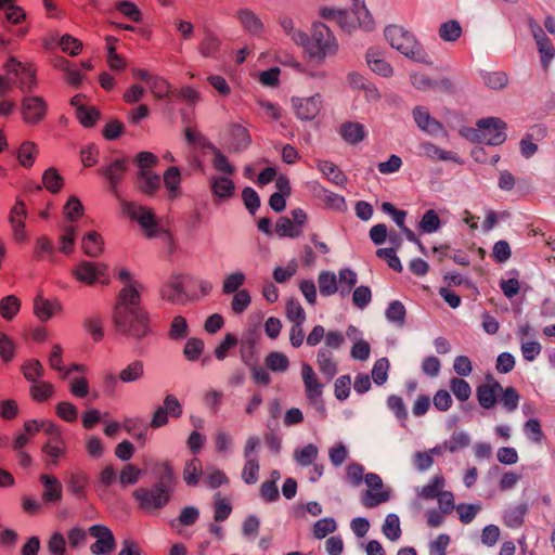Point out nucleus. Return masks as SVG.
<instances>
[{"instance_id": "nucleus-23", "label": "nucleus", "mask_w": 555, "mask_h": 555, "mask_svg": "<svg viewBox=\"0 0 555 555\" xmlns=\"http://www.w3.org/2000/svg\"><path fill=\"white\" fill-rule=\"evenodd\" d=\"M366 63L376 74L389 77L392 74L391 65L384 59L383 53L377 48H370L366 52Z\"/></svg>"}, {"instance_id": "nucleus-64", "label": "nucleus", "mask_w": 555, "mask_h": 555, "mask_svg": "<svg viewBox=\"0 0 555 555\" xmlns=\"http://www.w3.org/2000/svg\"><path fill=\"white\" fill-rule=\"evenodd\" d=\"M47 547L51 555H66V539L63 533L53 532L48 540Z\"/></svg>"}, {"instance_id": "nucleus-6", "label": "nucleus", "mask_w": 555, "mask_h": 555, "mask_svg": "<svg viewBox=\"0 0 555 555\" xmlns=\"http://www.w3.org/2000/svg\"><path fill=\"white\" fill-rule=\"evenodd\" d=\"M492 124V127L495 128L502 127L501 118L498 117H489L483 118L477 121V128H465L461 131L462 135L472 142L485 143L488 145H500L504 142V137L501 133H496L495 137H489V132H487L486 127L483 125Z\"/></svg>"}, {"instance_id": "nucleus-60", "label": "nucleus", "mask_w": 555, "mask_h": 555, "mask_svg": "<svg viewBox=\"0 0 555 555\" xmlns=\"http://www.w3.org/2000/svg\"><path fill=\"white\" fill-rule=\"evenodd\" d=\"M168 335L172 340H180L185 338L189 335V325L186 320L181 315L175 317L171 322Z\"/></svg>"}, {"instance_id": "nucleus-35", "label": "nucleus", "mask_w": 555, "mask_h": 555, "mask_svg": "<svg viewBox=\"0 0 555 555\" xmlns=\"http://www.w3.org/2000/svg\"><path fill=\"white\" fill-rule=\"evenodd\" d=\"M22 372L25 379L34 384L43 377L44 367L39 360L28 359L23 363Z\"/></svg>"}, {"instance_id": "nucleus-42", "label": "nucleus", "mask_w": 555, "mask_h": 555, "mask_svg": "<svg viewBox=\"0 0 555 555\" xmlns=\"http://www.w3.org/2000/svg\"><path fill=\"white\" fill-rule=\"evenodd\" d=\"M338 292L341 296H347L350 294L351 289L356 286L358 282L357 273L349 269H341L338 273Z\"/></svg>"}, {"instance_id": "nucleus-34", "label": "nucleus", "mask_w": 555, "mask_h": 555, "mask_svg": "<svg viewBox=\"0 0 555 555\" xmlns=\"http://www.w3.org/2000/svg\"><path fill=\"white\" fill-rule=\"evenodd\" d=\"M246 282V275L242 271H234L227 274L222 282V293L224 295H232L241 291Z\"/></svg>"}, {"instance_id": "nucleus-52", "label": "nucleus", "mask_w": 555, "mask_h": 555, "mask_svg": "<svg viewBox=\"0 0 555 555\" xmlns=\"http://www.w3.org/2000/svg\"><path fill=\"white\" fill-rule=\"evenodd\" d=\"M38 154V147L34 142H24L18 150V160L22 166L29 168L33 166Z\"/></svg>"}, {"instance_id": "nucleus-36", "label": "nucleus", "mask_w": 555, "mask_h": 555, "mask_svg": "<svg viewBox=\"0 0 555 555\" xmlns=\"http://www.w3.org/2000/svg\"><path fill=\"white\" fill-rule=\"evenodd\" d=\"M89 482V478L87 475L81 473H72L68 476L67 487L68 491L76 498L85 499L86 498V487Z\"/></svg>"}, {"instance_id": "nucleus-14", "label": "nucleus", "mask_w": 555, "mask_h": 555, "mask_svg": "<svg viewBox=\"0 0 555 555\" xmlns=\"http://www.w3.org/2000/svg\"><path fill=\"white\" fill-rule=\"evenodd\" d=\"M301 378L307 399L311 403L317 404L322 397L324 385L320 382L317 373L310 364L302 363Z\"/></svg>"}, {"instance_id": "nucleus-50", "label": "nucleus", "mask_w": 555, "mask_h": 555, "mask_svg": "<svg viewBox=\"0 0 555 555\" xmlns=\"http://www.w3.org/2000/svg\"><path fill=\"white\" fill-rule=\"evenodd\" d=\"M63 178L54 167L48 168L42 175V183L51 193H59L63 186Z\"/></svg>"}, {"instance_id": "nucleus-5", "label": "nucleus", "mask_w": 555, "mask_h": 555, "mask_svg": "<svg viewBox=\"0 0 555 555\" xmlns=\"http://www.w3.org/2000/svg\"><path fill=\"white\" fill-rule=\"evenodd\" d=\"M385 38L389 44L404 56L424 63L427 54L415 36L399 25H389L385 28Z\"/></svg>"}, {"instance_id": "nucleus-46", "label": "nucleus", "mask_w": 555, "mask_h": 555, "mask_svg": "<svg viewBox=\"0 0 555 555\" xmlns=\"http://www.w3.org/2000/svg\"><path fill=\"white\" fill-rule=\"evenodd\" d=\"M438 34L443 41L453 42L461 37L462 27L457 21L450 20L440 25Z\"/></svg>"}, {"instance_id": "nucleus-7", "label": "nucleus", "mask_w": 555, "mask_h": 555, "mask_svg": "<svg viewBox=\"0 0 555 555\" xmlns=\"http://www.w3.org/2000/svg\"><path fill=\"white\" fill-rule=\"evenodd\" d=\"M8 73L13 77L14 86L17 87L23 93H28L37 85L35 70L16 59L11 57L5 65Z\"/></svg>"}, {"instance_id": "nucleus-24", "label": "nucleus", "mask_w": 555, "mask_h": 555, "mask_svg": "<svg viewBox=\"0 0 555 555\" xmlns=\"http://www.w3.org/2000/svg\"><path fill=\"white\" fill-rule=\"evenodd\" d=\"M420 149L422 154L431 160H450L461 164V159L457 154L444 151L431 142L426 141L421 143Z\"/></svg>"}, {"instance_id": "nucleus-38", "label": "nucleus", "mask_w": 555, "mask_h": 555, "mask_svg": "<svg viewBox=\"0 0 555 555\" xmlns=\"http://www.w3.org/2000/svg\"><path fill=\"white\" fill-rule=\"evenodd\" d=\"M294 460L301 466H309L314 464L319 456V449L315 444L309 443L301 449L294 451Z\"/></svg>"}, {"instance_id": "nucleus-31", "label": "nucleus", "mask_w": 555, "mask_h": 555, "mask_svg": "<svg viewBox=\"0 0 555 555\" xmlns=\"http://www.w3.org/2000/svg\"><path fill=\"white\" fill-rule=\"evenodd\" d=\"M318 285L320 294L328 297L338 292L337 276L334 272L322 271L318 276Z\"/></svg>"}, {"instance_id": "nucleus-27", "label": "nucleus", "mask_w": 555, "mask_h": 555, "mask_svg": "<svg viewBox=\"0 0 555 555\" xmlns=\"http://www.w3.org/2000/svg\"><path fill=\"white\" fill-rule=\"evenodd\" d=\"M339 133L349 144H357L363 141L366 135V130L360 122L347 121L340 126Z\"/></svg>"}, {"instance_id": "nucleus-12", "label": "nucleus", "mask_w": 555, "mask_h": 555, "mask_svg": "<svg viewBox=\"0 0 555 555\" xmlns=\"http://www.w3.org/2000/svg\"><path fill=\"white\" fill-rule=\"evenodd\" d=\"M528 25L537 43L538 51L541 55L542 66L547 68L550 62L555 55V49L552 40L545 35L542 27L535 21L530 18Z\"/></svg>"}, {"instance_id": "nucleus-22", "label": "nucleus", "mask_w": 555, "mask_h": 555, "mask_svg": "<svg viewBox=\"0 0 555 555\" xmlns=\"http://www.w3.org/2000/svg\"><path fill=\"white\" fill-rule=\"evenodd\" d=\"M40 482L43 486L42 500L46 503H57L62 499L63 487L61 481L52 475H41Z\"/></svg>"}, {"instance_id": "nucleus-54", "label": "nucleus", "mask_w": 555, "mask_h": 555, "mask_svg": "<svg viewBox=\"0 0 555 555\" xmlns=\"http://www.w3.org/2000/svg\"><path fill=\"white\" fill-rule=\"evenodd\" d=\"M406 310L403 304L399 300L391 301L385 312L386 319L399 325H403L405 321Z\"/></svg>"}, {"instance_id": "nucleus-10", "label": "nucleus", "mask_w": 555, "mask_h": 555, "mask_svg": "<svg viewBox=\"0 0 555 555\" xmlns=\"http://www.w3.org/2000/svg\"><path fill=\"white\" fill-rule=\"evenodd\" d=\"M48 105L41 96H24L21 103L23 120L29 125H37L47 115Z\"/></svg>"}, {"instance_id": "nucleus-51", "label": "nucleus", "mask_w": 555, "mask_h": 555, "mask_svg": "<svg viewBox=\"0 0 555 555\" xmlns=\"http://www.w3.org/2000/svg\"><path fill=\"white\" fill-rule=\"evenodd\" d=\"M275 231L281 237H298L302 233V229L297 225H294L292 220L286 217H281L278 219L275 224Z\"/></svg>"}, {"instance_id": "nucleus-8", "label": "nucleus", "mask_w": 555, "mask_h": 555, "mask_svg": "<svg viewBox=\"0 0 555 555\" xmlns=\"http://www.w3.org/2000/svg\"><path fill=\"white\" fill-rule=\"evenodd\" d=\"M127 170V157L117 158L99 169V172L106 179L109 191L119 201H121L119 196V184L124 180Z\"/></svg>"}, {"instance_id": "nucleus-9", "label": "nucleus", "mask_w": 555, "mask_h": 555, "mask_svg": "<svg viewBox=\"0 0 555 555\" xmlns=\"http://www.w3.org/2000/svg\"><path fill=\"white\" fill-rule=\"evenodd\" d=\"M88 533L95 539V542L90 546L93 555L109 554L116 548V539L107 526L92 525L89 527Z\"/></svg>"}, {"instance_id": "nucleus-1", "label": "nucleus", "mask_w": 555, "mask_h": 555, "mask_svg": "<svg viewBox=\"0 0 555 555\" xmlns=\"http://www.w3.org/2000/svg\"><path fill=\"white\" fill-rule=\"evenodd\" d=\"M140 301L138 287L125 285L119 292L113 311L116 332L135 340H141L152 333L149 314Z\"/></svg>"}, {"instance_id": "nucleus-3", "label": "nucleus", "mask_w": 555, "mask_h": 555, "mask_svg": "<svg viewBox=\"0 0 555 555\" xmlns=\"http://www.w3.org/2000/svg\"><path fill=\"white\" fill-rule=\"evenodd\" d=\"M120 204L124 214H126L131 220L137 221L149 238L160 236L166 243L173 246L172 234L168 230L162 229L158 225L156 217L151 208L131 201H120Z\"/></svg>"}, {"instance_id": "nucleus-55", "label": "nucleus", "mask_w": 555, "mask_h": 555, "mask_svg": "<svg viewBox=\"0 0 555 555\" xmlns=\"http://www.w3.org/2000/svg\"><path fill=\"white\" fill-rule=\"evenodd\" d=\"M383 533L391 541H397L401 537V527L399 517L396 514H388L383 525Z\"/></svg>"}, {"instance_id": "nucleus-13", "label": "nucleus", "mask_w": 555, "mask_h": 555, "mask_svg": "<svg viewBox=\"0 0 555 555\" xmlns=\"http://www.w3.org/2000/svg\"><path fill=\"white\" fill-rule=\"evenodd\" d=\"M163 299L171 304H183L185 297L184 278L182 274L173 273L160 287Z\"/></svg>"}, {"instance_id": "nucleus-56", "label": "nucleus", "mask_w": 555, "mask_h": 555, "mask_svg": "<svg viewBox=\"0 0 555 555\" xmlns=\"http://www.w3.org/2000/svg\"><path fill=\"white\" fill-rule=\"evenodd\" d=\"M526 513L527 507L525 505H518L505 511L503 516L505 525L509 528L520 527L524 522Z\"/></svg>"}, {"instance_id": "nucleus-63", "label": "nucleus", "mask_w": 555, "mask_h": 555, "mask_svg": "<svg viewBox=\"0 0 555 555\" xmlns=\"http://www.w3.org/2000/svg\"><path fill=\"white\" fill-rule=\"evenodd\" d=\"M286 317L293 324L306 321V312L298 300L289 299L286 302Z\"/></svg>"}, {"instance_id": "nucleus-26", "label": "nucleus", "mask_w": 555, "mask_h": 555, "mask_svg": "<svg viewBox=\"0 0 555 555\" xmlns=\"http://www.w3.org/2000/svg\"><path fill=\"white\" fill-rule=\"evenodd\" d=\"M164 185L167 190L168 197L175 199L180 196L181 190V172L176 166L169 167L163 176Z\"/></svg>"}, {"instance_id": "nucleus-15", "label": "nucleus", "mask_w": 555, "mask_h": 555, "mask_svg": "<svg viewBox=\"0 0 555 555\" xmlns=\"http://www.w3.org/2000/svg\"><path fill=\"white\" fill-rule=\"evenodd\" d=\"M503 391L501 384L492 376H486V383L477 387V399L483 409H492L498 401V396Z\"/></svg>"}, {"instance_id": "nucleus-45", "label": "nucleus", "mask_w": 555, "mask_h": 555, "mask_svg": "<svg viewBox=\"0 0 555 555\" xmlns=\"http://www.w3.org/2000/svg\"><path fill=\"white\" fill-rule=\"evenodd\" d=\"M266 366L272 372H286L289 366V360L283 352L272 351L264 359Z\"/></svg>"}, {"instance_id": "nucleus-18", "label": "nucleus", "mask_w": 555, "mask_h": 555, "mask_svg": "<svg viewBox=\"0 0 555 555\" xmlns=\"http://www.w3.org/2000/svg\"><path fill=\"white\" fill-rule=\"evenodd\" d=\"M73 273L78 281L92 285L100 278L107 276V267L103 263L81 261Z\"/></svg>"}, {"instance_id": "nucleus-49", "label": "nucleus", "mask_w": 555, "mask_h": 555, "mask_svg": "<svg viewBox=\"0 0 555 555\" xmlns=\"http://www.w3.org/2000/svg\"><path fill=\"white\" fill-rule=\"evenodd\" d=\"M231 135L235 151H242L249 146L251 139L248 130L242 125H233Z\"/></svg>"}, {"instance_id": "nucleus-41", "label": "nucleus", "mask_w": 555, "mask_h": 555, "mask_svg": "<svg viewBox=\"0 0 555 555\" xmlns=\"http://www.w3.org/2000/svg\"><path fill=\"white\" fill-rule=\"evenodd\" d=\"M444 478L442 475H436L433 477L429 483L424 486L417 491L420 498L425 500L437 499L438 495L443 491Z\"/></svg>"}, {"instance_id": "nucleus-47", "label": "nucleus", "mask_w": 555, "mask_h": 555, "mask_svg": "<svg viewBox=\"0 0 555 555\" xmlns=\"http://www.w3.org/2000/svg\"><path fill=\"white\" fill-rule=\"evenodd\" d=\"M390 493L388 490H366L361 496V503L372 508L389 500Z\"/></svg>"}, {"instance_id": "nucleus-48", "label": "nucleus", "mask_w": 555, "mask_h": 555, "mask_svg": "<svg viewBox=\"0 0 555 555\" xmlns=\"http://www.w3.org/2000/svg\"><path fill=\"white\" fill-rule=\"evenodd\" d=\"M21 308L20 299L14 295H8L0 300V314L5 320H12Z\"/></svg>"}, {"instance_id": "nucleus-44", "label": "nucleus", "mask_w": 555, "mask_h": 555, "mask_svg": "<svg viewBox=\"0 0 555 555\" xmlns=\"http://www.w3.org/2000/svg\"><path fill=\"white\" fill-rule=\"evenodd\" d=\"M203 468L202 463L198 459L194 457L189 460L183 469V480L189 486H196L199 477L202 476Z\"/></svg>"}, {"instance_id": "nucleus-43", "label": "nucleus", "mask_w": 555, "mask_h": 555, "mask_svg": "<svg viewBox=\"0 0 555 555\" xmlns=\"http://www.w3.org/2000/svg\"><path fill=\"white\" fill-rule=\"evenodd\" d=\"M318 169L333 183L341 185L346 181L345 175L340 169L332 162L320 160L318 163Z\"/></svg>"}, {"instance_id": "nucleus-4", "label": "nucleus", "mask_w": 555, "mask_h": 555, "mask_svg": "<svg viewBox=\"0 0 555 555\" xmlns=\"http://www.w3.org/2000/svg\"><path fill=\"white\" fill-rule=\"evenodd\" d=\"M311 60L322 63L325 57L335 55L338 43L331 29L323 23L312 25L311 39L302 46Z\"/></svg>"}, {"instance_id": "nucleus-29", "label": "nucleus", "mask_w": 555, "mask_h": 555, "mask_svg": "<svg viewBox=\"0 0 555 555\" xmlns=\"http://www.w3.org/2000/svg\"><path fill=\"white\" fill-rule=\"evenodd\" d=\"M103 238L98 232H89L81 240V248L89 257H99L103 251Z\"/></svg>"}, {"instance_id": "nucleus-16", "label": "nucleus", "mask_w": 555, "mask_h": 555, "mask_svg": "<svg viewBox=\"0 0 555 555\" xmlns=\"http://www.w3.org/2000/svg\"><path fill=\"white\" fill-rule=\"evenodd\" d=\"M162 188V178L154 171L138 170L134 177V189L144 196L153 197Z\"/></svg>"}, {"instance_id": "nucleus-32", "label": "nucleus", "mask_w": 555, "mask_h": 555, "mask_svg": "<svg viewBox=\"0 0 555 555\" xmlns=\"http://www.w3.org/2000/svg\"><path fill=\"white\" fill-rule=\"evenodd\" d=\"M352 12L360 27L366 30H372L374 28L373 17L365 7L364 0H352Z\"/></svg>"}, {"instance_id": "nucleus-17", "label": "nucleus", "mask_w": 555, "mask_h": 555, "mask_svg": "<svg viewBox=\"0 0 555 555\" xmlns=\"http://www.w3.org/2000/svg\"><path fill=\"white\" fill-rule=\"evenodd\" d=\"M26 218V206L23 201H17L10 210L9 222L12 228L13 238L18 243L25 242L27 240L25 232Z\"/></svg>"}, {"instance_id": "nucleus-53", "label": "nucleus", "mask_w": 555, "mask_h": 555, "mask_svg": "<svg viewBox=\"0 0 555 555\" xmlns=\"http://www.w3.org/2000/svg\"><path fill=\"white\" fill-rule=\"evenodd\" d=\"M54 393V386L49 382L39 380L30 387V396L33 400L42 402L48 400Z\"/></svg>"}, {"instance_id": "nucleus-62", "label": "nucleus", "mask_w": 555, "mask_h": 555, "mask_svg": "<svg viewBox=\"0 0 555 555\" xmlns=\"http://www.w3.org/2000/svg\"><path fill=\"white\" fill-rule=\"evenodd\" d=\"M469 443H470V437L464 431H459V433H454L450 437V440L444 442L443 448L446 450H449L450 452L454 453L461 449L468 447Z\"/></svg>"}, {"instance_id": "nucleus-28", "label": "nucleus", "mask_w": 555, "mask_h": 555, "mask_svg": "<svg viewBox=\"0 0 555 555\" xmlns=\"http://www.w3.org/2000/svg\"><path fill=\"white\" fill-rule=\"evenodd\" d=\"M319 371L331 380L337 373V363L328 349H320L317 354Z\"/></svg>"}, {"instance_id": "nucleus-33", "label": "nucleus", "mask_w": 555, "mask_h": 555, "mask_svg": "<svg viewBox=\"0 0 555 555\" xmlns=\"http://www.w3.org/2000/svg\"><path fill=\"white\" fill-rule=\"evenodd\" d=\"M144 372V363L134 360L120 371L118 377L124 383H135L143 378Z\"/></svg>"}, {"instance_id": "nucleus-37", "label": "nucleus", "mask_w": 555, "mask_h": 555, "mask_svg": "<svg viewBox=\"0 0 555 555\" xmlns=\"http://www.w3.org/2000/svg\"><path fill=\"white\" fill-rule=\"evenodd\" d=\"M208 149L212 151V166L218 172L221 173L220 176L230 177L235 173V167L230 164L225 155L219 149L214 145H209Z\"/></svg>"}, {"instance_id": "nucleus-39", "label": "nucleus", "mask_w": 555, "mask_h": 555, "mask_svg": "<svg viewBox=\"0 0 555 555\" xmlns=\"http://www.w3.org/2000/svg\"><path fill=\"white\" fill-rule=\"evenodd\" d=\"M220 48V40L219 38L210 33L206 31L203 40L201 41L198 46V51L202 56L204 57H216L217 53Z\"/></svg>"}, {"instance_id": "nucleus-40", "label": "nucleus", "mask_w": 555, "mask_h": 555, "mask_svg": "<svg viewBox=\"0 0 555 555\" xmlns=\"http://www.w3.org/2000/svg\"><path fill=\"white\" fill-rule=\"evenodd\" d=\"M83 328L91 335L94 341H100L104 337L103 319L99 314H91L85 318Z\"/></svg>"}, {"instance_id": "nucleus-59", "label": "nucleus", "mask_w": 555, "mask_h": 555, "mask_svg": "<svg viewBox=\"0 0 555 555\" xmlns=\"http://www.w3.org/2000/svg\"><path fill=\"white\" fill-rule=\"evenodd\" d=\"M77 231V228L73 224H67L63 227V234L60 237V250L62 253L69 255L74 251V243Z\"/></svg>"}, {"instance_id": "nucleus-21", "label": "nucleus", "mask_w": 555, "mask_h": 555, "mask_svg": "<svg viewBox=\"0 0 555 555\" xmlns=\"http://www.w3.org/2000/svg\"><path fill=\"white\" fill-rule=\"evenodd\" d=\"M243 29L253 36H261L264 33V25L257 14L250 9H241L236 13Z\"/></svg>"}, {"instance_id": "nucleus-25", "label": "nucleus", "mask_w": 555, "mask_h": 555, "mask_svg": "<svg viewBox=\"0 0 555 555\" xmlns=\"http://www.w3.org/2000/svg\"><path fill=\"white\" fill-rule=\"evenodd\" d=\"M279 24L284 34L297 46L302 47L308 42V35L295 26L292 17L283 15L279 18Z\"/></svg>"}, {"instance_id": "nucleus-20", "label": "nucleus", "mask_w": 555, "mask_h": 555, "mask_svg": "<svg viewBox=\"0 0 555 555\" xmlns=\"http://www.w3.org/2000/svg\"><path fill=\"white\" fill-rule=\"evenodd\" d=\"M208 182L215 203L229 199L234 195L235 184L229 176L212 175L208 178Z\"/></svg>"}, {"instance_id": "nucleus-58", "label": "nucleus", "mask_w": 555, "mask_h": 555, "mask_svg": "<svg viewBox=\"0 0 555 555\" xmlns=\"http://www.w3.org/2000/svg\"><path fill=\"white\" fill-rule=\"evenodd\" d=\"M251 302V297L249 292L246 288H243L235 294H233V298L231 301V309L234 314H242L246 311Z\"/></svg>"}, {"instance_id": "nucleus-2", "label": "nucleus", "mask_w": 555, "mask_h": 555, "mask_svg": "<svg viewBox=\"0 0 555 555\" xmlns=\"http://www.w3.org/2000/svg\"><path fill=\"white\" fill-rule=\"evenodd\" d=\"M177 477L168 463L160 466L157 481L152 487H140L133 491L139 508L150 513L166 507L175 493Z\"/></svg>"}, {"instance_id": "nucleus-57", "label": "nucleus", "mask_w": 555, "mask_h": 555, "mask_svg": "<svg viewBox=\"0 0 555 555\" xmlns=\"http://www.w3.org/2000/svg\"><path fill=\"white\" fill-rule=\"evenodd\" d=\"M63 348L61 345L55 344L52 346L51 353L49 356V365L51 369L60 372L62 378H66L69 375V371L63 365Z\"/></svg>"}, {"instance_id": "nucleus-11", "label": "nucleus", "mask_w": 555, "mask_h": 555, "mask_svg": "<svg viewBox=\"0 0 555 555\" xmlns=\"http://www.w3.org/2000/svg\"><path fill=\"white\" fill-rule=\"evenodd\" d=\"M322 96L317 93L309 98H293L292 105L297 118L304 121L314 119L322 108Z\"/></svg>"}, {"instance_id": "nucleus-19", "label": "nucleus", "mask_w": 555, "mask_h": 555, "mask_svg": "<svg viewBox=\"0 0 555 555\" xmlns=\"http://www.w3.org/2000/svg\"><path fill=\"white\" fill-rule=\"evenodd\" d=\"M412 116L417 127L429 135H438L444 132L443 125L431 117L429 111L424 106H415Z\"/></svg>"}, {"instance_id": "nucleus-61", "label": "nucleus", "mask_w": 555, "mask_h": 555, "mask_svg": "<svg viewBox=\"0 0 555 555\" xmlns=\"http://www.w3.org/2000/svg\"><path fill=\"white\" fill-rule=\"evenodd\" d=\"M450 389L460 401L468 400L472 395V388L469 384L463 378L453 377L450 380Z\"/></svg>"}, {"instance_id": "nucleus-30", "label": "nucleus", "mask_w": 555, "mask_h": 555, "mask_svg": "<svg viewBox=\"0 0 555 555\" xmlns=\"http://www.w3.org/2000/svg\"><path fill=\"white\" fill-rule=\"evenodd\" d=\"M61 310V305L57 301H50L38 295L34 302V311L37 318L41 321H48L55 311Z\"/></svg>"}]
</instances>
